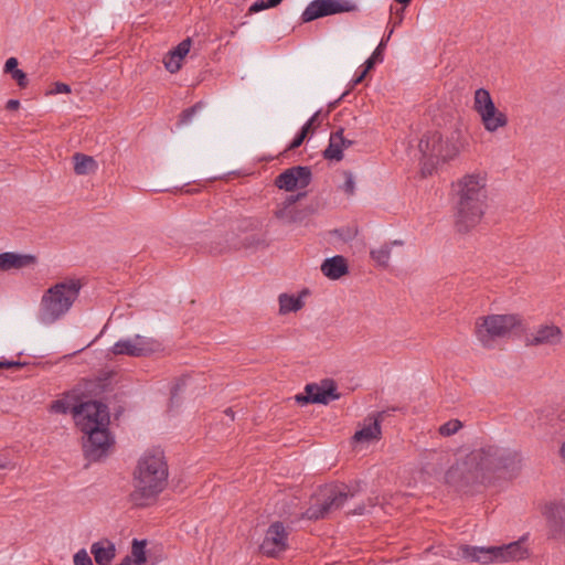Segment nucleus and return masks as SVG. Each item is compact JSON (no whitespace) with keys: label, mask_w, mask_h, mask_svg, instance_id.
<instances>
[{"label":"nucleus","mask_w":565,"mask_h":565,"mask_svg":"<svg viewBox=\"0 0 565 565\" xmlns=\"http://www.w3.org/2000/svg\"><path fill=\"white\" fill-rule=\"evenodd\" d=\"M307 135L308 134H306V129H301L297 137L289 145L288 150H294L300 147L303 140L306 139Z\"/></svg>","instance_id":"a19ab883"},{"label":"nucleus","mask_w":565,"mask_h":565,"mask_svg":"<svg viewBox=\"0 0 565 565\" xmlns=\"http://www.w3.org/2000/svg\"><path fill=\"white\" fill-rule=\"evenodd\" d=\"M161 350V343L152 338L141 334H135L126 339L118 340L110 349L115 355H128L132 358L148 356Z\"/></svg>","instance_id":"6e6552de"},{"label":"nucleus","mask_w":565,"mask_h":565,"mask_svg":"<svg viewBox=\"0 0 565 565\" xmlns=\"http://www.w3.org/2000/svg\"><path fill=\"white\" fill-rule=\"evenodd\" d=\"M521 326L522 318L516 313L488 315L476 320L475 334L484 348H493Z\"/></svg>","instance_id":"39448f33"},{"label":"nucleus","mask_w":565,"mask_h":565,"mask_svg":"<svg viewBox=\"0 0 565 565\" xmlns=\"http://www.w3.org/2000/svg\"><path fill=\"white\" fill-rule=\"evenodd\" d=\"M355 9V6L350 1L341 0H313L311 1L301 14L303 22H311L316 19L323 18L331 14L350 12Z\"/></svg>","instance_id":"ddd939ff"},{"label":"nucleus","mask_w":565,"mask_h":565,"mask_svg":"<svg viewBox=\"0 0 565 565\" xmlns=\"http://www.w3.org/2000/svg\"><path fill=\"white\" fill-rule=\"evenodd\" d=\"M458 555L470 562H479L488 564L498 561L497 546L491 547H476V546H461Z\"/></svg>","instance_id":"4be33fe9"},{"label":"nucleus","mask_w":565,"mask_h":565,"mask_svg":"<svg viewBox=\"0 0 565 565\" xmlns=\"http://www.w3.org/2000/svg\"><path fill=\"white\" fill-rule=\"evenodd\" d=\"M391 34H393V30L390 31V33L387 35V40L390 39Z\"/></svg>","instance_id":"e2e57ef3"},{"label":"nucleus","mask_w":565,"mask_h":565,"mask_svg":"<svg viewBox=\"0 0 565 565\" xmlns=\"http://www.w3.org/2000/svg\"><path fill=\"white\" fill-rule=\"evenodd\" d=\"M82 431L87 436L83 444L85 456L94 461L100 459L107 452L111 444L107 426L89 428Z\"/></svg>","instance_id":"2eb2a0df"},{"label":"nucleus","mask_w":565,"mask_h":565,"mask_svg":"<svg viewBox=\"0 0 565 565\" xmlns=\"http://www.w3.org/2000/svg\"><path fill=\"white\" fill-rule=\"evenodd\" d=\"M19 107L20 102L18 99H9L6 105V108L9 110H17Z\"/></svg>","instance_id":"8fccbe9b"},{"label":"nucleus","mask_w":565,"mask_h":565,"mask_svg":"<svg viewBox=\"0 0 565 565\" xmlns=\"http://www.w3.org/2000/svg\"><path fill=\"white\" fill-rule=\"evenodd\" d=\"M22 364L20 362L13 361H0V369H11V367H21Z\"/></svg>","instance_id":"de8ad7c7"},{"label":"nucleus","mask_w":565,"mask_h":565,"mask_svg":"<svg viewBox=\"0 0 565 565\" xmlns=\"http://www.w3.org/2000/svg\"><path fill=\"white\" fill-rule=\"evenodd\" d=\"M355 9V6L350 1L341 0H313L311 1L301 14L303 22H311L316 19L323 18L331 14L350 12Z\"/></svg>","instance_id":"f8f14e48"},{"label":"nucleus","mask_w":565,"mask_h":565,"mask_svg":"<svg viewBox=\"0 0 565 565\" xmlns=\"http://www.w3.org/2000/svg\"><path fill=\"white\" fill-rule=\"evenodd\" d=\"M487 183V173L482 171L467 173L456 182L455 225L459 233H468L483 217L488 201Z\"/></svg>","instance_id":"f03ea898"},{"label":"nucleus","mask_w":565,"mask_h":565,"mask_svg":"<svg viewBox=\"0 0 565 565\" xmlns=\"http://www.w3.org/2000/svg\"><path fill=\"white\" fill-rule=\"evenodd\" d=\"M73 162L74 171L77 175L94 173L98 168V164L93 157L79 152L73 156Z\"/></svg>","instance_id":"7c9ffc66"},{"label":"nucleus","mask_w":565,"mask_h":565,"mask_svg":"<svg viewBox=\"0 0 565 565\" xmlns=\"http://www.w3.org/2000/svg\"><path fill=\"white\" fill-rule=\"evenodd\" d=\"M499 562H513L527 557V548L521 542H512L508 545L497 546Z\"/></svg>","instance_id":"c756f323"},{"label":"nucleus","mask_w":565,"mask_h":565,"mask_svg":"<svg viewBox=\"0 0 565 565\" xmlns=\"http://www.w3.org/2000/svg\"><path fill=\"white\" fill-rule=\"evenodd\" d=\"M288 533L280 522L273 523L266 531L259 546L260 552L268 557H277L287 548Z\"/></svg>","instance_id":"a211bd4d"},{"label":"nucleus","mask_w":565,"mask_h":565,"mask_svg":"<svg viewBox=\"0 0 565 565\" xmlns=\"http://www.w3.org/2000/svg\"><path fill=\"white\" fill-rule=\"evenodd\" d=\"M440 146L443 162L455 159L465 146L461 132L459 130H455L446 138H443L440 135Z\"/></svg>","instance_id":"a878e982"},{"label":"nucleus","mask_w":565,"mask_h":565,"mask_svg":"<svg viewBox=\"0 0 565 565\" xmlns=\"http://www.w3.org/2000/svg\"><path fill=\"white\" fill-rule=\"evenodd\" d=\"M268 8H270V6L268 4V1L258 0L250 6L249 12L256 13V12H259V11L268 9Z\"/></svg>","instance_id":"a18cd8bd"},{"label":"nucleus","mask_w":565,"mask_h":565,"mask_svg":"<svg viewBox=\"0 0 565 565\" xmlns=\"http://www.w3.org/2000/svg\"><path fill=\"white\" fill-rule=\"evenodd\" d=\"M522 455L514 449L487 445L473 449L462 460L457 461L446 475L454 484L482 482L488 476L502 472L515 477L522 468Z\"/></svg>","instance_id":"f257e3e1"},{"label":"nucleus","mask_w":565,"mask_h":565,"mask_svg":"<svg viewBox=\"0 0 565 565\" xmlns=\"http://www.w3.org/2000/svg\"><path fill=\"white\" fill-rule=\"evenodd\" d=\"M8 466H9V462H8V461H6V460H1V459H0V470H1V469H6V468H8Z\"/></svg>","instance_id":"13d9d810"},{"label":"nucleus","mask_w":565,"mask_h":565,"mask_svg":"<svg viewBox=\"0 0 565 565\" xmlns=\"http://www.w3.org/2000/svg\"><path fill=\"white\" fill-rule=\"evenodd\" d=\"M90 552L97 565H109L116 556L115 544L109 540L93 543Z\"/></svg>","instance_id":"cd10ccee"},{"label":"nucleus","mask_w":565,"mask_h":565,"mask_svg":"<svg viewBox=\"0 0 565 565\" xmlns=\"http://www.w3.org/2000/svg\"><path fill=\"white\" fill-rule=\"evenodd\" d=\"M423 157L434 163V160L441 161L440 134L435 131L425 135L418 143Z\"/></svg>","instance_id":"393cba45"},{"label":"nucleus","mask_w":565,"mask_h":565,"mask_svg":"<svg viewBox=\"0 0 565 565\" xmlns=\"http://www.w3.org/2000/svg\"><path fill=\"white\" fill-rule=\"evenodd\" d=\"M337 386L333 381H326L322 384H307L305 394H298L295 399L298 404H329L331 401L338 399Z\"/></svg>","instance_id":"dca6fc26"},{"label":"nucleus","mask_w":565,"mask_h":565,"mask_svg":"<svg viewBox=\"0 0 565 565\" xmlns=\"http://www.w3.org/2000/svg\"><path fill=\"white\" fill-rule=\"evenodd\" d=\"M353 145V141L343 137V128H339L331 134L329 146L323 151V157L328 160L340 161L343 158V150Z\"/></svg>","instance_id":"b1692460"},{"label":"nucleus","mask_w":565,"mask_h":565,"mask_svg":"<svg viewBox=\"0 0 565 565\" xmlns=\"http://www.w3.org/2000/svg\"><path fill=\"white\" fill-rule=\"evenodd\" d=\"M403 245L402 241H393L390 244H383L377 248H373L370 252L371 258L381 267H388L391 259L392 246Z\"/></svg>","instance_id":"2f4dec72"},{"label":"nucleus","mask_w":565,"mask_h":565,"mask_svg":"<svg viewBox=\"0 0 565 565\" xmlns=\"http://www.w3.org/2000/svg\"><path fill=\"white\" fill-rule=\"evenodd\" d=\"M311 181V170L309 167L297 166L285 170L280 173L275 184L279 189L286 191H294L296 189H303L309 185Z\"/></svg>","instance_id":"6ab92c4d"},{"label":"nucleus","mask_w":565,"mask_h":565,"mask_svg":"<svg viewBox=\"0 0 565 565\" xmlns=\"http://www.w3.org/2000/svg\"><path fill=\"white\" fill-rule=\"evenodd\" d=\"M270 8L278 6L282 0H267Z\"/></svg>","instance_id":"864d4df0"},{"label":"nucleus","mask_w":565,"mask_h":565,"mask_svg":"<svg viewBox=\"0 0 565 565\" xmlns=\"http://www.w3.org/2000/svg\"><path fill=\"white\" fill-rule=\"evenodd\" d=\"M377 62H379V60H373V56L371 55V56L365 61V63H364V70H363V72H365V73L367 74V72H369L370 70H372V68L374 67L375 63H377Z\"/></svg>","instance_id":"09e8293b"},{"label":"nucleus","mask_w":565,"mask_h":565,"mask_svg":"<svg viewBox=\"0 0 565 565\" xmlns=\"http://www.w3.org/2000/svg\"><path fill=\"white\" fill-rule=\"evenodd\" d=\"M365 513V505H359L356 509H354L352 511V514H358V515H361V514H364Z\"/></svg>","instance_id":"3c124183"},{"label":"nucleus","mask_w":565,"mask_h":565,"mask_svg":"<svg viewBox=\"0 0 565 565\" xmlns=\"http://www.w3.org/2000/svg\"><path fill=\"white\" fill-rule=\"evenodd\" d=\"M168 465L161 451L146 452L138 461L135 470V490L132 500L138 505H143L150 499L156 498L167 486Z\"/></svg>","instance_id":"7ed1b4c3"},{"label":"nucleus","mask_w":565,"mask_h":565,"mask_svg":"<svg viewBox=\"0 0 565 565\" xmlns=\"http://www.w3.org/2000/svg\"><path fill=\"white\" fill-rule=\"evenodd\" d=\"M11 77L17 82V84L21 88H24V87L28 86V83H29L28 76H26V74L22 70L19 68L14 73H12Z\"/></svg>","instance_id":"ea45409f"},{"label":"nucleus","mask_w":565,"mask_h":565,"mask_svg":"<svg viewBox=\"0 0 565 565\" xmlns=\"http://www.w3.org/2000/svg\"><path fill=\"white\" fill-rule=\"evenodd\" d=\"M303 193L289 195L286 200L277 204L274 211L275 217L284 224H292L300 221V212L295 207V203L303 198Z\"/></svg>","instance_id":"aec40b11"},{"label":"nucleus","mask_w":565,"mask_h":565,"mask_svg":"<svg viewBox=\"0 0 565 565\" xmlns=\"http://www.w3.org/2000/svg\"><path fill=\"white\" fill-rule=\"evenodd\" d=\"M394 1L399 3V4H403V6H408L412 0H394Z\"/></svg>","instance_id":"bf43d9fd"},{"label":"nucleus","mask_w":565,"mask_h":565,"mask_svg":"<svg viewBox=\"0 0 565 565\" xmlns=\"http://www.w3.org/2000/svg\"><path fill=\"white\" fill-rule=\"evenodd\" d=\"M146 541L134 540L131 545V558L137 565L145 564L147 562L146 556Z\"/></svg>","instance_id":"72a5a7b5"},{"label":"nucleus","mask_w":565,"mask_h":565,"mask_svg":"<svg viewBox=\"0 0 565 565\" xmlns=\"http://www.w3.org/2000/svg\"><path fill=\"white\" fill-rule=\"evenodd\" d=\"M344 183L341 185L342 191L352 196L355 192V181L354 175L351 171H343Z\"/></svg>","instance_id":"c9c22d12"},{"label":"nucleus","mask_w":565,"mask_h":565,"mask_svg":"<svg viewBox=\"0 0 565 565\" xmlns=\"http://www.w3.org/2000/svg\"><path fill=\"white\" fill-rule=\"evenodd\" d=\"M226 415L230 416L232 419L234 418V412L231 408H227L225 411Z\"/></svg>","instance_id":"680f3d73"},{"label":"nucleus","mask_w":565,"mask_h":565,"mask_svg":"<svg viewBox=\"0 0 565 565\" xmlns=\"http://www.w3.org/2000/svg\"><path fill=\"white\" fill-rule=\"evenodd\" d=\"M377 503V498H370L369 499V505L370 507H375Z\"/></svg>","instance_id":"5fc2aeb1"},{"label":"nucleus","mask_w":565,"mask_h":565,"mask_svg":"<svg viewBox=\"0 0 565 565\" xmlns=\"http://www.w3.org/2000/svg\"><path fill=\"white\" fill-rule=\"evenodd\" d=\"M81 289V281L74 278L65 279L51 286L41 298V322L51 324L65 316L78 298Z\"/></svg>","instance_id":"20e7f679"},{"label":"nucleus","mask_w":565,"mask_h":565,"mask_svg":"<svg viewBox=\"0 0 565 565\" xmlns=\"http://www.w3.org/2000/svg\"><path fill=\"white\" fill-rule=\"evenodd\" d=\"M355 9V6L350 1L341 0H313L311 1L301 14L303 22H311L316 19L323 18L331 14L350 12Z\"/></svg>","instance_id":"9b49d317"},{"label":"nucleus","mask_w":565,"mask_h":565,"mask_svg":"<svg viewBox=\"0 0 565 565\" xmlns=\"http://www.w3.org/2000/svg\"><path fill=\"white\" fill-rule=\"evenodd\" d=\"M559 452H561L562 458L565 460V441H564V443H563V445L561 446V450H559Z\"/></svg>","instance_id":"052dcab7"},{"label":"nucleus","mask_w":565,"mask_h":565,"mask_svg":"<svg viewBox=\"0 0 565 565\" xmlns=\"http://www.w3.org/2000/svg\"><path fill=\"white\" fill-rule=\"evenodd\" d=\"M76 425L81 430L108 426L109 413L105 404L96 401L82 403L74 407Z\"/></svg>","instance_id":"1a4fd4ad"},{"label":"nucleus","mask_w":565,"mask_h":565,"mask_svg":"<svg viewBox=\"0 0 565 565\" xmlns=\"http://www.w3.org/2000/svg\"><path fill=\"white\" fill-rule=\"evenodd\" d=\"M563 341L562 329L554 323H542L525 335L526 347H557Z\"/></svg>","instance_id":"4468645a"},{"label":"nucleus","mask_w":565,"mask_h":565,"mask_svg":"<svg viewBox=\"0 0 565 565\" xmlns=\"http://www.w3.org/2000/svg\"><path fill=\"white\" fill-rule=\"evenodd\" d=\"M179 390V386H177L174 388V391L172 392V395H171V403H174V401L177 399V391Z\"/></svg>","instance_id":"4d7b16f0"},{"label":"nucleus","mask_w":565,"mask_h":565,"mask_svg":"<svg viewBox=\"0 0 565 565\" xmlns=\"http://www.w3.org/2000/svg\"><path fill=\"white\" fill-rule=\"evenodd\" d=\"M18 64H19V62L15 57H9L4 64V72L9 73V74L14 73L15 71L19 70Z\"/></svg>","instance_id":"c03bdc74"},{"label":"nucleus","mask_w":565,"mask_h":565,"mask_svg":"<svg viewBox=\"0 0 565 565\" xmlns=\"http://www.w3.org/2000/svg\"><path fill=\"white\" fill-rule=\"evenodd\" d=\"M191 44L192 41L190 38L184 39L173 50L166 54L162 62L168 72L173 74L181 68L182 61L190 52Z\"/></svg>","instance_id":"5701e85b"},{"label":"nucleus","mask_w":565,"mask_h":565,"mask_svg":"<svg viewBox=\"0 0 565 565\" xmlns=\"http://www.w3.org/2000/svg\"><path fill=\"white\" fill-rule=\"evenodd\" d=\"M68 409V403L63 399L54 401L50 406V411L57 414H66Z\"/></svg>","instance_id":"4c0bfd02"},{"label":"nucleus","mask_w":565,"mask_h":565,"mask_svg":"<svg viewBox=\"0 0 565 565\" xmlns=\"http://www.w3.org/2000/svg\"><path fill=\"white\" fill-rule=\"evenodd\" d=\"M461 427L462 424L460 420L451 419L439 427V434L443 436H451L456 434Z\"/></svg>","instance_id":"f704fd0d"},{"label":"nucleus","mask_w":565,"mask_h":565,"mask_svg":"<svg viewBox=\"0 0 565 565\" xmlns=\"http://www.w3.org/2000/svg\"><path fill=\"white\" fill-rule=\"evenodd\" d=\"M541 513L545 518L550 537L565 542V503L546 502Z\"/></svg>","instance_id":"f3484780"},{"label":"nucleus","mask_w":565,"mask_h":565,"mask_svg":"<svg viewBox=\"0 0 565 565\" xmlns=\"http://www.w3.org/2000/svg\"><path fill=\"white\" fill-rule=\"evenodd\" d=\"M348 264L343 256L337 255L327 258L321 264L322 274L329 279L335 280L348 274Z\"/></svg>","instance_id":"c85d7f7f"},{"label":"nucleus","mask_w":565,"mask_h":565,"mask_svg":"<svg viewBox=\"0 0 565 565\" xmlns=\"http://www.w3.org/2000/svg\"><path fill=\"white\" fill-rule=\"evenodd\" d=\"M386 45V41L382 40L377 47L372 53L373 60H379V62L383 61V51Z\"/></svg>","instance_id":"49530a36"},{"label":"nucleus","mask_w":565,"mask_h":565,"mask_svg":"<svg viewBox=\"0 0 565 565\" xmlns=\"http://www.w3.org/2000/svg\"><path fill=\"white\" fill-rule=\"evenodd\" d=\"M35 263L36 257L34 255H22L11 252L0 254V269L4 271L10 269H20L33 265Z\"/></svg>","instance_id":"bb28decb"},{"label":"nucleus","mask_w":565,"mask_h":565,"mask_svg":"<svg viewBox=\"0 0 565 565\" xmlns=\"http://www.w3.org/2000/svg\"><path fill=\"white\" fill-rule=\"evenodd\" d=\"M50 93L51 94H70L71 86L65 83L56 82L54 84V88Z\"/></svg>","instance_id":"79ce46f5"},{"label":"nucleus","mask_w":565,"mask_h":565,"mask_svg":"<svg viewBox=\"0 0 565 565\" xmlns=\"http://www.w3.org/2000/svg\"><path fill=\"white\" fill-rule=\"evenodd\" d=\"M320 113L317 111L305 125L301 129H306V134H309L311 129L319 126L320 122L318 121Z\"/></svg>","instance_id":"37998d69"},{"label":"nucleus","mask_w":565,"mask_h":565,"mask_svg":"<svg viewBox=\"0 0 565 565\" xmlns=\"http://www.w3.org/2000/svg\"><path fill=\"white\" fill-rule=\"evenodd\" d=\"M73 562L74 565H93V561L85 548L74 554Z\"/></svg>","instance_id":"e433bc0d"},{"label":"nucleus","mask_w":565,"mask_h":565,"mask_svg":"<svg viewBox=\"0 0 565 565\" xmlns=\"http://www.w3.org/2000/svg\"><path fill=\"white\" fill-rule=\"evenodd\" d=\"M403 12H404V9H401V10H399V12H398V15H397V19H398V20H397V22H395V24H397V23H401V22H402V20H403Z\"/></svg>","instance_id":"6e6d98bb"},{"label":"nucleus","mask_w":565,"mask_h":565,"mask_svg":"<svg viewBox=\"0 0 565 565\" xmlns=\"http://www.w3.org/2000/svg\"><path fill=\"white\" fill-rule=\"evenodd\" d=\"M303 307V301L300 296H292L281 294L279 296V312L286 315L289 312H296Z\"/></svg>","instance_id":"473e14b6"},{"label":"nucleus","mask_w":565,"mask_h":565,"mask_svg":"<svg viewBox=\"0 0 565 565\" xmlns=\"http://www.w3.org/2000/svg\"><path fill=\"white\" fill-rule=\"evenodd\" d=\"M473 109L480 116L481 122L488 132H495L507 127L509 120L507 114L500 111L486 88L475 92Z\"/></svg>","instance_id":"0eeeda50"},{"label":"nucleus","mask_w":565,"mask_h":565,"mask_svg":"<svg viewBox=\"0 0 565 565\" xmlns=\"http://www.w3.org/2000/svg\"><path fill=\"white\" fill-rule=\"evenodd\" d=\"M358 491L359 484L354 487L342 486L326 488L322 491L323 500L309 507L302 515L309 520L323 519L329 512L341 508L343 503L349 498H353Z\"/></svg>","instance_id":"423d86ee"},{"label":"nucleus","mask_w":565,"mask_h":565,"mask_svg":"<svg viewBox=\"0 0 565 565\" xmlns=\"http://www.w3.org/2000/svg\"><path fill=\"white\" fill-rule=\"evenodd\" d=\"M366 76V73L365 72H362L354 81H353V85H358L360 84L364 77Z\"/></svg>","instance_id":"603ef678"},{"label":"nucleus","mask_w":565,"mask_h":565,"mask_svg":"<svg viewBox=\"0 0 565 565\" xmlns=\"http://www.w3.org/2000/svg\"><path fill=\"white\" fill-rule=\"evenodd\" d=\"M380 415L376 417H369L364 420L362 427L353 435V440L360 444H370L377 441L381 438V419Z\"/></svg>","instance_id":"412c9836"},{"label":"nucleus","mask_w":565,"mask_h":565,"mask_svg":"<svg viewBox=\"0 0 565 565\" xmlns=\"http://www.w3.org/2000/svg\"><path fill=\"white\" fill-rule=\"evenodd\" d=\"M237 236L239 247L250 250H258L268 247L269 239L263 230V223L258 218H243L238 222Z\"/></svg>","instance_id":"9d476101"},{"label":"nucleus","mask_w":565,"mask_h":565,"mask_svg":"<svg viewBox=\"0 0 565 565\" xmlns=\"http://www.w3.org/2000/svg\"><path fill=\"white\" fill-rule=\"evenodd\" d=\"M201 107H202V104L198 103L194 106L185 109L181 115V122L182 124L190 122L192 120L193 116L195 115V113L198 111V109H200Z\"/></svg>","instance_id":"58836bf2"}]
</instances>
